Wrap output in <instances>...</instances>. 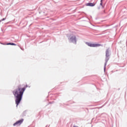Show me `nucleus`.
Wrapping results in <instances>:
<instances>
[{"label": "nucleus", "instance_id": "8", "mask_svg": "<svg viewBox=\"0 0 127 127\" xmlns=\"http://www.w3.org/2000/svg\"><path fill=\"white\" fill-rule=\"evenodd\" d=\"M100 5H103V0H101Z\"/></svg>", "mask_w": 127, "mask_h": 127}, {"label": "nucleus", "instance_id": "10", "mask_svg": "<svg viewBox=\"0 0 127 127\" xmlns=\"http://www.w3.org/2000/svg\"><path fill=\"white\" fill-rule=\"evenodd\" d=\"M73 127H78L77 126H73Z\"/></svg>", "mask_w": 127, "mask_h": 127}, {"label": "nucleus", "instance_id": "7", "mask_svg": "<svg viewBox=\"0 0 127 127\" xmlns=\"http://www.w3.org/2000/svg\"><path fill=\"white\" fill-rule=\"evenodd\" d=\"M6 45H14V46H16V44L13 43H9L6 44Z\"/></svg>", "mask_w": 127, "mask_h": 127}, {"label": "nucleus", "instance_id": "5", "mask_svg": "<svg viewBox=\"0 0 127 127\" xmlns=\"http://www.w3.org/2000/svg\"><path fill=\"white\" fill-rule=\"evenodd\" d=\"M86 5L87 6H94L95 5V4L93 3H87Z\"/></svg>", "mask_w": 127, "mask_h": 127}, {"label": "nucleus", "instance_id": "6", "mask_svg": "<svg viewBox=\"0 0 127 127\" xmlns=\"http://www.w3.org/2000/svg\"><path fill=\"white\" fill-rule=\"evenodd\" d=\"M106 57H109V56H110V52H109V50H106Z\"/></svg>", "mask_w": 127, "mask_h": 127}, {"label": "nucleus", "instance_id": "4", "mask_svg": "<svg viewBox=\"0 0 127 127\" xmlns=\"http://www.w3.org/2000/svg\"><path fill=\"white\" fill-rule=\"evenodd\" d=\"M69 40H70V42H73V43L76 44L77 42V40L76 39V36H71Z\"/></svg>", "mask_w": 127, "mask_h": 127}, {"label": "nucleus", "instance_id": "11", "mask_svg": "<svg viewBox=\"0 0 127 127\" xmlns=\"http://www.w3.org/2000/svg\"><path fill=\"white\" fill-rule=\"evenodd\" d=\"M1 44H2L3 45H4V44H2V43H1Z\"/></svg>", "mask_w": 127, "mask_h": 127}, {"label": "nucleus", "instance_id": "9", "mask_svg": "<svg viewBox=\"0 0 127 127\" xmlns=\"http://www.w3.org/2000/svg\"><path fill=\"white\" fill-rule=\"evenodd\" d=\"M25 114H26V112H24L23 113V115H24Z\"/></svg>", "mask_w": 127, "mask_h": 127}, {"label": "nucleus", "instance_id": "2", "mask_svg": "<svg viewBox=\"0 0 127 127\" xmlns=\"http://www.w3.org/2000/svg\"><path fill=\"white\" fill-rule=\"evenodd\" d=\"M86 44L89 46V47H100L101 46V44H92L91 43H86Z\"/></svg>", "mask_w": 127, "mask_h": 127}, {"label": "nucleus", "instance_id": "12", "mask_svg": "<svg viewBox=\"0 0 127 127\" xmlns=\"http://www.w3.org/2000/svg\"><path fill=\"white\" fill-rule=\"evenodd\" d=\"M106 65H107V64L106 63V64H105V66H106Z\"/></svg>", "mask_w": 127, "mask_h": 127}, {"label": "nucleus", "instance_id": "1", "mask_svg": "<svg viewBox=\"0 0 127 127\" xmlns=\"http://www.w3.org/2000/svg\"><path fill=\"white\" fill-rule=\"evenodd\" d=\"M24 91H25V87H22L21 85H19L17 87L16 89L13 91V94L16 98L15 104L16 107L18 106L19 103L21 101Z\"/></svg>", "mask_w": 127, "mask_h": 127}, {"label": "nucleus", "instance_id": "3", "mask_svg": "<svg viewBox=\"0 0 127 127\" xmlns=\"http://www.w3.org/2000/svg\"><path fill=\"white\" fill-rule=\"evenodd\" d=\"M22 123H23V119H22L18 121H17L15 123L13 124L14 127L15 126H20Z\"/></svg>", "mask_w": 127, "mask_h": 127}]
</instances>
